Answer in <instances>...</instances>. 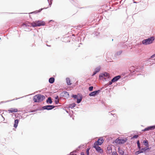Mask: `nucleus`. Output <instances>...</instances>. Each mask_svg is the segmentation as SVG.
<instances>
[{
    "instance_id": "obj_43",
    "label": "nucleus",
    "mask_w": 155,
    "mask_h": 155,
    "mask_svg": "<svg viewBox=\"0 0 155 155\" xmlns=\"http://www.w3.org/2000/svg\"><path fill=\"white\" fill-rule=\"evenodd\" d=\"M54 102L56 104H58L59 103V101L58 100H55Z\"/></svg>"
},
{
    "instance_id": "obj_29",
    "label": "nucleus",
    "mask_w": 155,
    "mask_h": 155,
    "mask_svg": "<svg viewBox=\"0 0 155 155\" xmlns=\"http://www.w3.org/2000/svg\"><path fill=\"white\" fill-rule=\"evenodd\" d=\"M93 86H90L88 88V90L90 91H91L93 90Z\"/></svg>"
},
{
    "instance_id": "obj_50",
    "label": "nucleus",
    "mask_w": 155,
    "mask_h": 155,
    "mask_svg": "<svg viewBox=\"0 0 155 155\" xmlns=\"http://www.w3.org/2000/svg\"><path fill=\"white\" fill-rule=\"evenodd\" d=\"M109 114H111V115H114V114H113L111 113H111H109Z\"/></svg>"
},
{
    "instance_id": "obj_23",
    "label": "nucleus",
    "mask_w": 155,
    "mask_h": 155,
    "mask_svg": "<svg viewBox=\"0 0 155 155\" xmlns=\"http://www.w3.org/2000/svg\"><path fill=\"white\" fill-rule=\"evenodd\" d=\"M143 143L146 147H149V145L148 140H144Z\"/></svg>"
},
{
    "instance_id": "obj_24",
    "label": "nucleus",
    "mask_w": 155,
    "mask_h": 155,
    "mask_svg": "<svg viewBox=\"0 0 155 155\" xmlns=\"http://www.w3.org/2000/svg\"><path fill=\"white\" fill-rule=\"evenodd\" d=\"M137 144L138 148L139 150H140L141 149V147L140 146V144L139 140H138L137 141Z\"/></svg>"
},
{
    "instance_id": "obj_59",
    "label": "nucleus",
    "mask_w": 155,
    "mask_h": 155,
    "mask_svg": "<svg viewBox=\"0 0 155 155\" xmlns=\"http://www.w3.org/2000/svg\"><path fill=\"white\" fill-rule=\"evenodd\" d=\"M101 140H100V142H101Z\"/></svg>"
},
{
    "instance_id": "obj_28",
    "label": "nucleus",
    "mask_w": 155,
    "mask_h": 155,
    "mask_svg": "<svg viewBox=\"0 0 155 155\" xmlns=\"http://www.w3.org/2000/svg\"><path fill=\"white\" fill-rule=\"evenodd\" d=\"M122 53V51L121 50H120L118 52H117L115 54L116 55H120L121 53Z\"/></svg>"
},
{
    "instance_id": "obj_58",
    "label": "nucleus",
    "mask_w": 155,
    "mask_h": 155,
    "mask_svg": "<svg viewBox=\"0 0 155 155\" xmlns=\"http://www.w3.org/2000/svg\"><path fill=\"white\" fill-rule=\"evenodd\" d=\"M15 99L12 100L11 101L14 100Z\"/></svg>"
},
{
    "instance_id": "obj_46",
    "label": "nucleus",
    "mask_w": 155,
    "mask_h": 155,
    "mask_svg": "<svg viewBox=\"0 0 155 155\" xmlns=\"http://www.w3.org/2000/svg\"><path fill=\"white\" fill-rule=\"evenodd\" d=\"M111 112H115V110H113L112 111L109 112L108 113H111Z\"/></svg>"
},
{
    "instance_id": "obj_55",
    "label": "nucleus",
    "mask_w": 155,
    "mask_h": 155,
    "mask_svg": "<svg viewBox=\"0 0 155 155\" xmlns=\"http://www.w3.org/2000/svg\"><path fill=\"white\" fill-rule=\"evenodd\" d=\"M134 3H137V2H134Z\"/></svg>"
},
{
    "instance_id": "obj_37",
    "label": "nucleus",
    "mask_w": 155,
    "mask_h": 155,
    "mask_svg": "<svg viewBox=\"0 0 155 155\" xmlns=\"http://www.w3.org/2000/svg\"><path fill=\"white\" fill-rule=\"evenodd\" d=\"M84 146V145H81L78 147V149H81V148L83 147Z\"/></svg>"
},
{
    "instance_id": "obj_32",
    "label": "nucleus",
    "mask_w": 155,
    "mask_h": 155,
    "mask_svg": "<svg viewBox=\"0 0 155 155\" xmlns=\"http://www.w3.org/2000/svg\"><path fill=\"white\" fill-rule=\"evenodd\" d=\"M138 137V135H134L133 137H132L131 138V139H133V138H137Z\"/></svg>"
},
{
    "instance_id": "obj_26",
    "label": "nucleus",
    "mask_w": 155,
    "mask_h": 155,
    "mask_svg": "<svg viewBox=\"0 0 155 155\" xmlns=\"http://www.w3.org/2000/svg\"><path fill=\"white\" fill-rule=\"evenodd\" d=\"M76 105V104L74 103H72L69 105V107L71 108H73Z\"/></svg>"
},
{
    "instance_id": "obj_44",
    "label": "nucleus",
    "mask_w": 155,
    "mask_h": 155,
    "mask_svg": "<svg viewBox=\"0 0 155 155\" xmlns=\"http://www.w3.org/2000/svg\"><path fill=\"white\" fill-rule=\"evenodd\" d=\"M77 152V151L76 150H74L72 152H71V153H75Z\"/></svg>"
},
{
    "instance_id": "obj_56",
    "label": "nucleus",
    "mask_w": 155,
    "mask_h": 155,
    "mask_svg": "<svg viewBox=\"0 0 155 155\" xmlns=\"http://www.w3.org/2000/svg\"><path fill=\"white\" fill-rule=\"evenodd\" d=\"M72 36H74V34H72Z\"/></svg>"
},
{
    "instance_id": "obj_49",
    "label": "nucleus",
    "mask_w": 155,
    "mask_h": 155,
    "mask_svg": "<svg viewBox=\"0 0 155 155\" xmlns=\"http://www.w3.org/2000/svg\"><path fill=\"white\" fill-rule=\"evenodd\" d=\"M73 153H71V152L70 153V155H77L76 154H73Z\"/></svg>"
},
{
    "instance_id": "obj_5",
    "label": "nucleus",
    "mask_w": 155,
    "mask_h": 155,
    "mask_svg": "<svg viewBox=\"0 0 155 155\" xmlns=\"http://www.w3.org/2000/svg\"><path fill=\"white\" fill-rule=\"evenodd\" d=\"M127 140V139L126 138L125 139H120L118 138L115 140L114 142L117 144H123L126 142Z\"/></svg>"
},
{
    "instance_id": "obj_53",
    "label": "nucleus",
    "mask_w": 155,
    "mask_h": 155,
    "mask_svg": "<svg viewBox=\"0 0 155 155\" xmlns=\"http://www.w3.org/2000/svg\"><path fill=\"white\" fill-rule=\"evenodd\" d=\"M33 36H36V35L35 34H34Z\"/></svg>"
},
{
    "instance_id": "obj_16",
    "label": "nucleus",
    "mask_w": 155,
    "mask_h": 155,
    "mask_svg": "<svg viewBox=\"0 0 155 155\" xmlns=\"http://www.w3.org/2000/svg\"><path fill=\"white\" fill-rule=\"evenodd\" d=\"M9 113L16 112H18V110L17 109L11 108L10 110H8Z\"/></svg>"
},
{
    "instance_id": "obj_11",
    "label": "nucleus",
    "mask_w": 155,
    "mask_h": 155,
    "mask_svg": "<svg viewBox=\"0 0 155 155\" xmlns=\"http://www.w3.org/2000/svg\"><path fill=\"white\" fill-rule=\"evenodd\" d=\"M147 128V131L153 130L155 129V125L148 126Z\"/></svg>"
},
{
    "instance_id": "obj_52",
    "label": "nucleus",
    "mask_w": 155,
    "mask_h": 155,
    "mask_svg": "<svg viewBox=\"0 0 155 155\" xmlns=\"http://www.w3.org/2000/svg\"><path fill=\"white\" fill-rule=\"evenodd\" d=\"M20 97V98H16V99H16V100H17V99H19V98H22V97Z\"/></svg>"
},
{
    "instance_id": "obj_57",
    "label": "nucleus",
    "mask_w": 155,
    "mask_h": 155,
    "mask_svg": "<svg viewBox=\"0 0 155 155\" xmlns=\"http://www.w3.org/2000/svg\"><path fill=\"white\" fill-rule=\"evenodd\" d=\"M125 155H128V154H125Z\"/></svg>"
},
{
    "instance_id": "obj_2",
    "label": "nucleus",
    "mask_w": 155,
    "mask_h": 155,
    "mask_svg": "<svg viewBox=\"0 0 155 155\" xmlns=\"http://www.w3.org/2000/svg\"><path fill=\"white\" fill-rule=\"evenodd\" d=\"M100 139H98L97 141L94 143L93 147L95 149L97 152H101V151H103L102 149L98 146L101 145L104 142V140L102 139L100 142Z\"/></svg>"
},
{
    "instance_id": "obj_25",
    "label": "nucleus",
    "mask_w": 155,
    "mask_h": 155,
    "mask_svg": "<svg viewBox=\"0 0 155 155\" xmlns=\"http://www.w3.org/2000/svg\"><path fill=\"white\" fill-rule=\"evenodd\" d=\"M101 67L100 66H99L97 67H96L95 69V71H96L97 73L98 72L101 70Z\"/></svg>"
},
{
    "instance_id": "obj_1",
    "label": "nucleus",
    "mask_w": 155,
    "mask_h": 155,
    "mask_svg": "<svg viewBox=\"0 0 155 155\" xmlns=\"http://www.w3.org/2000/svg\"><path fill=\"white\" fill-rule=\"evenodd\" d=\"M45 25V23L44 21L41 20L36 21H33L32 23H30L29 22L24 23L23 26H32L33 27H35L37 26H44Z\"/></svg>"
},
{
    "instance_id": "obj_40",
    "label": "nucleus",
    "mask_w": 155,
    "mask_h": 155,
    "mask_svg": "<svg viewBox=\"0 0 155 155\" xmlns=\"http://www.w3.org/2000/svg\"><path fill=\"white\" fill-rule=\"evenodd\" d=\"M97 73L96 71H95L94 70V71L93 73V74L92 75V76H94Z\"/></svg>"
},
{
    "instance_id": "obj_6",
    "label": "nucleus",
    "mask_w": 155,
    "mask_h": 155,
    "mask_svg": "<svg viewBox=\"0 0 155 155\" xmlns=\"http://www.w3.org/2000/svg\"><path fill=\"white\" fill-rule=\"evenodd\" d=\"M55 106L53 105H48L44 106L41 107V110H50L54 108Z\"/></svg>"
},
{
    "instance_id": "obj_15",
    "label": "nucleus",
    "mask_w": 155,
    "mask_h": 155,
    "mask_svg": "<svg viewBox=\"0 0 155 155\" xmlns=\"http://www.w3.org/2000/svg\"><path fill=\"white\" fill-rule=\"evenodd\" d=\"M79 96L80 97H78L76 99L77 100V103L78 104L80 103L82 101V96H80V95H79Z\"/></svg>"
},
{
    "instance_id": "obj_35",
    "label": "nucleus",
    "mask_w": 155,
    "mask_h": 155,
    "mask_svg": "<svg viewBox=\"0 0 155 155\" xmlns=\"http://www.w3.org/2000/svg\"><path fill=\"white\" fill-rule=\"evenodd\" d=\"M145 147L146 148V150H147V151L150 150L151 149V147Z\"/></svg>"
},
{
    "instance_id": "obj_47",
    "label": "nucleus",
    "mask_w": 155,
    "mask_h": 155,
    "mask_svg": "<svg viewBox=\"0 0 155 155\" xmlns=\"http://www.w3.org/2000/svg\"><path fill=\"white\" fill-rule=\"evenodd\" d=\"M107 150L109 151V150H111V149L110 147H109V148L107 147Z\"/></svg>"
},
{
    "instance_id": "obj_19",
    "label": "nucleus",
    "mask_w": 155,
    "mask_h": 155,
    "mask_svg": "<svg viewBox=\"0 0 155 155\" xmlns=\"http://www.w3.org/2000/svg\"><path fill=\"white\" fill-rule=\"evenodd\" d=\"M54 78L53 77H51L49 78V82L50 84H53L54 81Z\"/></svg>"
},
{
    "instance_id": "obj_12",
    "label": "nucleus",
    "mask_w": 155,
    "mask_h": 155,
    "mask_svg": "<svg viewBox=\"0 0 155 155\" xmlns=\"http://www.w3.org/2000/svg\"><path fill=\"white\" fill-rule=\"evenodd\" d=\"M19 122V120L18 119H16L15 120L14 127L15 128H16L17 127Z\"/></svg>"
},
{
    "instance_id": "obj_9",
    "label": "nucleus",
    "mask_w": 155,
    "mask_h": 155,
    "mask_svg": "<svg viewBox=\"0 0 155 155\" xmlns=\"http://www.w3.org/2000/svg\"><path fill=\"white\" fill-rule=\"evenodd\" d=\"M61 96L66 98L69 97V94L66 91H63L61 94Z\"/></svg>"
},
{
    "instance_id": "obj_48",
    "label": "nucleus",
    "mask_w": 155,
    "mask_h": 155,
    "mask_svg": "<svg viewBox=\"0 0 155 155\" xmlns=\"http://www.w3.org/2000/svg\"><path fill=\"white\" fill-rule=\"evenodd\" d=\"M81 155H85L84 153L83 152H82L81 153Z\"/></svg>"
},
{
    "instance_id": "obj_41",
    "label": "nucleus",
    "mask_w": 155,
    "mask_h": 155,
    "mask_svg": "<svg viewBox=\"0 0 155 155\" xmlns=\"http://www.w3.org/2000/svg\"><path fill=\"white\" fill-rule=\"evenodd\" d=\"M97 73L96 71H95L94 70V71L93 73V74L92 75V76H94Z\"/></svg>"
},
{
    "instance_id": "obj_27",
    "label": "nucleus",
    "mask_w": 155,
    "mask_h": 155,
    "mask_svg": "<svg viewBox=\"0 0 155 155\" xmlns=\"http://www.w3.org/2000/svg\"><path fill=\"white\" fill-rule=\"evenodd\" d=\"M78 95H79V94H78ZM78 95H77L76 94H72L71 95V97L73 98H74V100H75L78 97Z\"/></svg>"
},
{
    "instance_id": "obj_38",
    "label": "nucleus",
    "mask_w": 155,
    "mask_h": 155,
    "mask_svg": "<svg viewBox=\"0 0 155 155\" xmlns=\"http://www.w3.org/2000/svg\"><path fill=\"white\" fill-rule=\"evenodd\" d=\"M10 101H2L0 102V104H1L2 103H5V102H6Z\"/></svg>"
},
{
    "instance_id": "obj_10",
    "label": "nucleus",
    "mask_w": 155,
    "mask_h": 155,
    "mask_svg": "<svg viewBox=\"0 0 155 155\" xmlns=\"http://www.w3.org/2000/svg\"><path fill=\"white\" fill-rule=\"evenodd\" d=\"M48 8V7L47 8H41V9H39L38 10H36L35 11H34L33 12H31L30 13V14H36L40 12L43 9H47Z\"/></svg>"
},
{
    "instance_id": "obj_14",
    "label": "nucleus",
    "mask_w": 155,
    "mask_h": 155,
    "mask_svg": "<svg viewBox=\"0 0 155 155\" xmlns=\"http://www.w3.org/2000/svg\"><path fill=\"white\" fill-rule=\"evenodd\" d=\"M141 68L140 67H136L134 68V69L133 70V71H136V72H140V71H142V69H141Z\"/></svg>"
},
{
    "instance_id": "obj_17",
    "label": "nucleus",
    "mask_w": 155,
    "mask_h": 155,
    "mask_svg": "<svg viewBox=\"0 0 155 155\" xmlns=\"http://www.w3.org/2000/svg\"><path fill=\"white\" fill-rule=\"evenodd\" d=\"M118 152L121 155H123L124 154V152L122 150L120 149V147L118 148Z\"/></svg>"
},
{
    "instance_id": "obj_54",
    "label": "nucleus",
    "mask_w": 155,
    "mask_h": 155,
    "mask_svg": "<svg viewBox=\"0 0 155 155\" xmlns=\"http://www.w3.org/2000/svg\"><path fill=\"white\" fill-rule=\"evenodd\" d=\"M53 21V20H51L49 22H51V21Z\"/></svg>"
},
{
    "instance_id": "obj_39",
    "label": "nucleus",
    "mask_w": 155,
    "mask_h": 155,
    "mask_svg": "<svg viewBox=\"0 0 155 155\" xmlns=\"http://www.w3.org/2000/svg\"><path fill=\"white\" fill-rule=\"evenodd\" d=\"M10 101H2L0 102V104H1L2 103H5V102H6Z\"/></svg>"
},
{
    "instance_id": "obj_33",
    "label": "nucleus",
    "mask_w": 155,
    "mask_h": 155,
    "mask_svg": "<svg viewBox=\"0 0 155 155\" xmlns=\"http://www.w3.org/2000/svg\"><path fill=\"white\" fill-rule=\"evenodd\" d=\"M90 149V148H88L86 150V153L87 154V155H89V150Z\"/></svg>"
},
{
    "instance_id": "obj_3",
    "label": "nucleus",
    "mask_w": 155,
    "mask_h": 155,
    "mask_svg": "<svg viewBox=\"0 0 155 155\" xmlns=\"http://www.w3.org/2000/svg\"><path fill=\"white\" fill-rule=\"evenodd\" d=\"M45 99V97L41 94L36 95L33 97V100L35 102H40Z\"/></svg>"
},
{
    "instance_id": "obj_42",
    "label": "nucleus",
    "mask_w": 155,
    "mask_h": 155,
    "mask_svg": "<svg viewBox=\"0 0 155 155\" xmlns=\"http://www.w3.org/2000/svg\"><path fill=\"white\" fill-rule=\"evenodd\" d=\"M142 131H143V132L146 131H147V127L145 128L144 129L142 130Z\"/></svg>"
},
{
    "instance_id": "obj_18",
    "label": "nucleus",
    "mask_w": 155,
    "mask_h": 155,
    "mask_svg": "<svg viewBox=\"0 0 155 155\" xmlns=\"http://www.w3.org/2000/svg\"><path fill=\"white\" fill-rule=\"evenodd\" d=\"M107 73H105L104 74H100L99 76V78H103L105 80H106V78L104 77V76H107Z\"/></svg>"
},
{
    "instance_id": "obj_21",
    "label": "nucleus",
    "mask_w": 155,
    "mask_h": 155,
    "mask_svg": "<svg viewBox=\"0 0 155 155\" xmlns=\"http://www.w3.org/2000/svg\"><path fill=\"white\" fill-rule=\"evenodd\" d=\"M66 82L67 84L68 85H69L71 84V80L69 78H66Z\"/></svg>"
},
{
    "instance_id": "obj_13",
    "label": "nucleus",
    "mask_w": 155,
    "mask_h": 155,
    "mask_svg": "<svg viewBox=\"0 0 155 155\" xmlns=\"http://www.w3.org/2000/svg\"><path fill=\"white\" fill-rule=\"evenodd\" d=\"M46 102L48 104H51L52 103L51 98V97H48L46 100Z\"/></svg>"
},
{
    "instance_id": "obj_51",
    "label": "nucleus",
    "mask_w": 155,
    "mask_h": 155,
    "mask_svg": "<svg viewBox=\"0 0 155 155\" xmlns=\"http://www.w3.org/2000/svg\"><path fill=\"white\" fill-rule=\"evenodd\" d=\"M46 45L47 46H48V47H50L51 46V45H48V44H47Z\"/></svg>"
},
{
    "instance_id": "obj_22",
    "label": "nucleus",
    "mask_w": 155,
    "mask_h": 155,
    "mask_svg": "<svg viewBox=\"0 0 155 155\" xmlns=\"http://www.w3.org/2000/svg\"><path fill=\"white\" fill-rule=\"evenodd\" d=\"M140 150L141 153H145L146 152H147L146 147L141 148Z\"/></svg>"
},
{
    "instance_id": "obj_20",
    "label": "nucleus",
    "mask_w": 155,
    "mask_h": 155,
    "mask_svg": "<svg viewBox=\"0 0 155 155\" xmlns=\"http://www.w3.org/2000/svg\"><path fill=\"white\" fill-rule=\"evenodd\" d=\"M155 57V54H154L153 55H152L150 58H148L147 59V61L148 62H153V61H151V60H153V59L152 58H153Z\"/></svg>"
},
{
    "instance_id": "obj_60",
    "label": "nucleus",
    "mask_w": 155,
    "mask_h": 155,
    "mask_svg": "<svg viewBox=\"0 0 155 155\" xmlns=\"http://www.w3.org/2000/svg\"><path fill=\"white\" fill-rule=\"evenodd\" d=\"M34 112V111H31V112Z\"/></svg>"
},
{
    "instance_id": "obj_45",
    "label": "nucleus",
    "mask_w": 155,
    "mask_h": 155,
    "mask_svg": "<svg viewBox=\"0 0 155 155\" xmlns=\"http://www.w3.org/2000/svg\"><path fill=\"white\" fill-rule=\"evenodd\" d=\"M59 98V97L57 95L55 97V99L56 100H58V99Z\"/></svg>"
},
{
    "instance_id": "obj_7",
    "label": "nucleus",
    "mask_w": 155,
    "mask_h": 155,
    "mask_svg": "<svg viewBox=\"0 0 155 155\" xmlns=\"http://www.w3.org/2000/svg\"><path fill=\"white\" fill-rule=\"evenodd\" d=\"M100 91V90L94 91L90 93L89 94V95L90 97L95 96L97 95L99 93Z\"/></svg>"
},
{
    "instance_id": "obj_4",
    "label": "nucleus",
    "mask_w": 155,
    "mask_h": 155,
    "mask_svg": "<svg viewBox=\"0 0 155 155\" xmlns=\"http://www.w3.org/2000/svg\"><path fill=\"white\" fill-rule=\"evenodd\" d=\"M154 40V38L153 37H151L147 38L143 40L142 41L143 44L148 45L152 43Z\"/></svg>"
},
{
    "instance_id": "obj_30",
    "label": "nucleus",
    "mask_w": 155,
    "mask_h": 155,
    "mask_svg": "<svg viewBox=\"0 0 155 155\" xmlns=\"http://www.w3.org/2000/svg\"><path fill=\"white\" fill-rule=\"evenodd\" d=\"M48 2L49 3V6L50 7L51 5L52 4V1H51L50 0H48Z\"/></svg>"
},
{
    "instance_id": "obj_61",
    "label": "nucleus",
    "mask_w": 155,
    "mask_h": 155,
    "mask_svg": "<svg viewBox=\"0 0 155 155\" xmlns=\"http://www.w3.org/2000/svg\"><path fill=\"white\" fill-rule=\"evenodd\" d=\"M1 39V38H0V40Z\"/></svg>"
},
{
    "instance_id": "obj_8",
    "label": "nucleus",
    "mask_w": 155,
    "mask_h": 155,
    "mask_svg": "<svg viewBox=\"0 0 155 155\" xmlns=\"http://www.w3.org/2000/svg\"><path fill=\"white\" fill-rule=\"evenodd\" d=\"M121 78L120 75H119L115 76L112 79V82L114 83L118 81Z\"/></svg>"
},
{
    "instance_id": "obj_31",
    "label": "nucleus",
    "mask_w": 155,
    "mask_h": 155,
    "mask_svg": "<svg viewBox=\"0 0 155 155\" xmlns=\"http://www.w3.org/2000/svg\"><path fill=\"white\" fill-rule=\"evenodd\" d=\"M113 83H114V82H112V80H111V81H110L108 84H106V85L107 86H108L109 85H111Z\"/></svg>"
},
{
    "instance_id": "obj_36",
    "label": "nucleus",
    "mask_w": 155,
    "mask_h": 155,
    "mask_svg": "<svg viewBox=\"0 0 155 155\" xmlns=\"http://www.w3.org/2000/svg\"><path fill=\"white\" fill-rule=\"evenodd\" d=\"M111 155H117V154L116 152L114 151L112 153Z\"/></svg>"
},
{
    "instance_id": "obj_34",
    "label": "nucleus",
    "mask_w": 155,
    "mask_h": 155,
    "mask_svg": "<svg viewBox=\"0 0 155 155\" xmlns=\"http://www.w3.org/2000/svg\"><path fill=\"white\" fill-rule=\"evenodd\" d=\"M140 153H140V150H138V151H136V152H135V155H138V154H140Z\"/></svg>"
}]
</instances>
